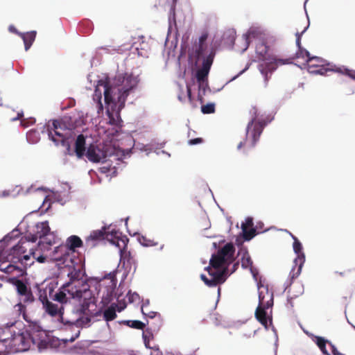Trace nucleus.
<instances>
[{
  "instance_id": "nucleus-1",
  "label": "nucleus",
  "mask_w": 355,
  "mask_h": 355,
  "mask_svg": "<svg viewBox=\"0 0 355 355\" xmlns=\"http://www.w3.org/2000/svg\"><path fill=\"white\" fill-rule=\"evenodd\" d=\"M17 322L16 318L13 321L8 322L3 328H0V355L26 352L29 349L31 343L36 345L39 349L46 348V335L38 322H27L28 325L26 332L12 334L10 328L15 325Z\"/></svg>"
},
{
  "instance_id": "nucleus-2",
  "label": "nucleus",
  "mask_w": 355,
  "mask_h": 355,
  "mask_svg": "<svg viewBox=\"0 0 355 355\" xmlns=\"http://www.w3.org/2000/svg\"><path fill=\"white\" fill-rule=\"evenodd\" d=\"M234 245L232 243H227L218 250L216 254H212L209 261V266L205 268L211 278L208 279L204 274L200 275L201 279L207 286H216L225 281V275L227 268L234 261Z\"/></svg>"
},
{
  "instance_id": "nucleus-3",
  "label": "nucleus",
  "mask_w": 355,
  "mask_h": 355,
  "mask_svg": "<svg viewBox=\"0 0 355 355\" xmlns=\"http://www.w3.org/2000/svg\"><path fill=\"white\" fill-rule=\"evenodd\" d=\"M100 85L104 87V98L107 104H119V110H121L124 105L129 92L135 87L138 80L132 75L122 76L119 75L115 78L114 86H110L108 83L99 81Z\"/></svg>"
},
{
  "instance_id": "nucleus-4",
  "label": "nucleus",
  "mask_w": 355,
  "mask_h": 355,
  "mask_svg": "<svg viewBox=\"0 0 355 355\" xmlns=\"http://www.w3.org/2000/svg\"><path fill=\"white\" fill-rule=\"evenodd\" d=\"M71 118L64 116L61 120H53V127L48 128L49 138L56 145H62L65 148V153L73 155L71 144L73 140V130L76 125L70 123Z\"/></svg>"
},
{
  "instance_id": "nucleus-5",
  "label": "nucleus",
  "mask_w": 355,
  "mask_h": 355,
  "mask_svg": "<svg viewBox=\"0 0 355 355\" xmlns=\"http://www.w3.org/2000/svg\"><path fill=\"white\" fill-rule=\"evenodd\" d=\"M75 312L78 315L75 322L78 327H89L92 318L101 315V310L97 309L95 297L92 296L91 291H85L83 298Z\"/></svg>"
},
{
  "instance_id": "nucleus-6",
  "label": "nucleus",
  "mask_w": 355,
  "mask_h": 355,
  "mask_svg": "<svg viewBox=\"0 0 355 355\" xmlns=\"http://www.w3.org/2000/svg\"><path fill=\"white\" fill-rule=\"evenodd\" d=\"M268 46L264 42H259L256 46V53L259 59L263 61L258 66L261 73L267 83L270 78L269 73L273 72L279 65L292 63V58L278 59L273 55H268Z\"/></svg>"
},
{
  "instance_id": "nucleus-7",
  "label": "nucleus",
  "mask_w": 355,
  "mask_h": 355,
  "mask_svg": "<svg viewBox=\"0 0 355 355\" xmlns=\"http://www.w3.org/2000/svg\"><path fill=\"white\" fill-rule=\"evenodd\" d=\"M257 111V108L255 107L251 109L252 119L247 125L245 138L244 141H241L238 144V149H241L243 147L251 149L254 147L256 143L259 139L264 128V123L257 120L259 116Z\"/></svg>"
},
{
  "instance_id": "nucleus-8",
  "label": "nucleus",
  "mask_w": 355,
  "mask_h": 355,
  "mask_svg": "<svg viewBox=\"0 0 355 355\" xmlns=\"http://www.w3.org/2000/svg\"><path fill=\"white\" fill-rule=\"evenodd\" d=\"M80 282H68L64 284L52 297V299L61 304H66L70 299L83 298L85 291H90L88 284H84L83 288H80Z\"/></svg>"
},
{
  "instance_id": "nucleus-9",
  "label": "nucleus",
  "mask_w": 355,
  "mask_h": 355,
  "mask_svg": "<svg viewBox=\"0 0 355 355\" xmlns=\"http://www.w3.org/2000/svg\"><path fill=\"white\" fill-rule=\"evenodd\" d=\"M28 242L22 237L21 240L14 245L8 255L9 261L15 264H21L24 268L33 264L31 255L26 254Z\"/></svg>"
},
{
  "instance_id": "nucleus-10",
  "label": "nucleus",
  "mask_w": 355,
  "mask_h": 355,
  "mask_svg": "<svg viewBox=\"0 0 355 355\" xmlns=\"http://www.w3.org/2000/svg\"><path fill=\"white\" fill-rule=\"evenodd\" d=\"M265 290H261L259 294V306L255 311V317L257 320L266 329L268 327V320L271 323L272 319L267 318L266 309L270 308L273 305V293L269 291L267 288Z\"/></svg>"
},
{
  "instance_id": "nucleus-11",
  "label": "nucleus",
  "mask_w": 355,
  "mask_h": 355,
  "mask_svg": "<svg viewBox=\"0 0 355 355\" xmlns=\"http://www.w3.org/2000/svg\"><path fill=\"white\" fill-rule=\"evenodd\" d=\"M291 236L294 239L293 250L297 254V257L294 259V266H293L289 275L291 280H293L297 278L301 273L302 266L305 261V256L304 254L302 252V243L293 234H291Z\"/></svg>"
},
{
  "instance_id": "nucleus-12",
  "label": "nucleus",
  "mask_w": 355,
  "mask_h": 355,
  "mask_svg": "<svg viewBox=\"0 0 355 355\" xmlns=\"http://www.w3.org/2000/svg\"><path fill=\"white\" fill-rule=\"evenodd\" d=\"M50 234L48 221L37 223L33 232H28L24 237L28 242L35 243L38 239H42Z\"/></svg>"
},
{
  "instance_id": "nucleus-13",
  "label": "nucleus",
  "mask_w": 355,
  "mask_h": 355,
  "mask_svg": "<svg viewBox=\"0 0 355 355\" xmlns=\"http://www.w3.org/2000/svg\"><path fill=\"white\" fill-rule=\"evenodd\" d=\"M20 302L14 306V311L16 312L17 318H19L20 315H22L23 318L26 322H31V319L26 313V306L24 304H31L35 301V297L33 295L31 289H29L26 294L22 295L19 297Z\"/></svg>"
},
{
  "instance_id": "nucleus-14",
  "label": "nucleus",
  "mask_w": 355,
  "mask_h": 355,
  "mask_svg": "<svg viewBox=\"0 0 355 355\" xmlns=\"http://www.w3.org/2000/svg\"><path fill=\"white\" fill-rule=\"evenodd\" d=\"M39 293V300L42 302L43 309L45 310L46 313L51 316H56L58 315H62L63 314L62 306L59 307L57 304L50 302L45 291L40 290Z\"/></svg>"
},
{
  "instance_id": "nucleus-15",
  "label": "nucleus",
  "mask_w": 355,
  "mask_h": 355,
  "mask_svg": "<svg viewBox=\"0 0 355 355\" xmlns=\"http://www.w3.org/2000/svg\"><path fill=\"white\" fill-rule=\"evenodd\" d=\"M215 53L211 51L203 60L201 68L198 69L196 73V78L199 83L205 82L208 76L212 65Z\"/></svg>"
},
{
  "instance_id": "nucleus-16",
  "label": "nucleus",
  "mask_w": 355,
  "mask_h": 355,
  "mask_svg": "<svg viewBox=\"0 0 355 355\" xmlns=\"http://www.w3.org/2000/svg\"><path fill=\"white\" fill-rule=\"evenodd\" d=\"M305 60L307 64V69L310 73L324 75L328 71L334 70L324 67V60L320 58L311 56Z\"/></svg>"
},
{
  "instance_id": "nucleus-17",
  "label": "nucleus",
  "mask_w": 355,
  "mask_h": 355,
  "mask_svg": "<svg viewBox=\"0 0 355 355\" xmlns=\"http://www.w3.org/2000/svg\"><path fill=\"white\" fill-rule=\"evenodd\" d=\"M313 341L324 355H331L330 354H332V355H343L332 343L322 337L315 336Z\"/></svg>"
},
{
  "instance_id": "nucleus-18",
  "label": "nucleus",
  "mask_w": 355,
  "mask_h": 355,
  "mask_svg": "<svg viewBox=\"0 0 355 355\" xmlns=\"http://www.w3.org/2000/svg\"><path fill=\"white\" fill-rule=\"evenodd\" d=\"M105 227L101 230H94L85 239V246L88 249H92L97 244L105 239Z\"/></svg>"
},
{
  "instance_id": "nucleus-19",
  "label": "nucleus",
  "mask_w": 355,
  "mask_h": 355,
  "mask_svg": "<svg viewBox=\"0 0 355 355\" xmlns=\"http://www.w3.org/2000/svg\"><path fill=\"white\" fill-rule=\"evenodd\" d=\"M86 157L90 162L98 163L104 161L106 155L98 146L90 145L86 152Z\"/></svg>"
},
{
  "instance_id": "nucleus-20",
  "label": "nucleus",
  "mask_w": 355,
  "mask_h": 355,
  "mask_svg": "<svg viewBox=\"0 0 355 355\" xmlns=\"http://www.w3.org/2000/svg\"><path fill=\"white\" fill-rule=\"evenodd\" d=\"M120 263L126 270L130 271L136 269V261L130 251L125 248L120 250Z\"/></svg>"
},
{
  "instance_id": "nucleus-21",
  "label": "nucleus",
  "mask_w": 355,
  "mask_h": 355,
  "mask_svg": "<svg viewBox=\"0 0 355 355\" xmlns=\"http://www.w3.org/2000/svg\"><path fill=\"white\" fill-rule=\"evenodd\" d=\"M114 286L110 282V285L102 288H101L98 294L102 293L101 302L104 306L109 304L114 297Z\"/></svg>"
},
{
  "instance_id": "nucleus-22",
  "label": "nucleus",
  "mask_w": 355,
  "mask_h": 355,
  "mask_svg": "<svg viewBox=\"0 0 355 355\" xmlns=\"http://www.w3.org/2000/svg\"><path fill=\"white\" fill-rule=\"evenodd\" d=\"M85 137L83 135H79L75 141V149L72 150L73 155L75 153L78 158L81 159L85 153Z\"/></svg>"
},
{
  "instance_id": "nucleus-23",
  "label": "nucleus",
  "mask_w": 355,
  "mask_h": 355,
  "mask_svg": "<svg viewBox=\"0 0 355 355\" xmlns=\"http://www.w3.org/2000/svg\"><path fill=\"white\" fill-rule=\"evenodd\" d=\"M36 31H32L24 33H19V36L21 37L24 43V48L26 51H28L33 43L34 42L36 37Z\"/></svg>"
},
{
  "instance_id": "nucleus-24",
  "label": "nucleus",
  "mask_w": 355,
  "mask_h": 355,
  "mask_svg": "<svg viewBox=\"0 0 355 355\" xmlns=\"http://www.w3.org/2000/svg\"><path fill=\"white\" fill-rule=\"evenodd\" d=\"M254 225L252 218H247L245 220V223L242 224V229L244 232V237L246 240H250L255 236L256 230L254 228H252L249 232H247V228L252 227Z\"/></svg>"
},
{
  "instance_id": "nucleus-25",
  "label": "nucleus",
  "mask_w": 355,
  "mask_h": 355,
  "mask_svg": "<svg viewBox=\"0 0 355 355\" xmlns=\"http://www.w3.org/2000/svg\"><path fill=\"white\" fill-rule=\"evenodd\" d=\"M305 31L304 30L301 33H296V44L298 47V51L296 53V58H309L311 57V55L308 51L303 49L301 46V37L303 33Z\"/></svg>"
},
{
  "instance_id": "nucleus-26",
  "label": "nucleus",
  "mask_w": 355,
  "mask_h": 355,
  "mask_svg": "<svg viewBox=\"0 0 355 355\" xmlns=\"http://www.w3.org/2000/svg\"><path fill=\"white\" fill-rule=\"evenodd\" d=\"M83 243L81 239L76 235L69 236L66 241L67 248L72 252H74L76 248L81 247Z\"/></svg>"
},
{
  "instance_id": "nucleus-27",
  "label": "nucleus",
  "mask_w": 355,
  "mask_h": 355,
  "mask_svg": "<svg viewBox=\"0 0 355 355\" xmlns=\"http://www.w3.org/2000/svg\"><path fill=\"white\" fill-rule=\"evenodd\" d=\"M116 304H112L110 307L106 309L103 312V318L107 322L112 321L116 318Z\"/></svg>"
},
{
  "instance_id": "nucleus-28",
  "label": "nucleus",
  "mask_w": 355,
  "mask_h": 355,
  "mask_svg": "<svg viewBox=\"0 0 355 355\" xmlns=\"http://www.w3.org/2000/svg\"><path fill=\"white\" fill-rule=\"evenodd\" d=\"M13 284L15 286L16 291L17 292V294L20 297L22 295L26 294V293L31 289L30 287H28L26 284H25L22 280L21 279H15L13 282Z\"/></svg>"
},
{
  "instance_id": "nucleus-29",
  "label": "nucleus",
  "mask_w": 355,
  "mask_h": 355,
  "mask_svg": "<svg viewBox=\"0 0 355 355\" xmlns=\"http://www.w3.org/2000/svg\"><path fill=\"white\" fill-rule=\"evenodd\" d=\"M207 38V35H202L199 39V46L196 51V55L197 58L199 60L201 57L205 55V51L207 49V46L205 44V42Z\"/></svg>"
},
{
  "instance_id": "nucleus-30",
  "label": "nucleus",
  "mask_w": 355,
  "mask_h": 355,
  "mask_svg": "<svg viewBox=\"0 0 355 355\" xmlns=\"http://www.w3.org/2000/svg\"><path fill=\"white\" fill-rule=\"evenodd\" d=\"M138 240L142 245L146 247L155 246L158 244L154 239L148 238L146 236L144 235L139 236Z\"/></svg>"
},
{
  "instance_id": "nucleus-31",
  "label": "nucleus",
  "mask_w": 355,
  "mask_h": 355,
  "mask_svg": "<svg viewBox=\"0 0 355 355\" xmlns=\"http://www.w3.org/2000/svg\"><path fill=\"white\" fill-rule=\"evenodd\" d=\"M121 323L126 324L127 326L137 329H144L146 327L145 323L139 321V320H125Z\"/></svg>"
},
{
  "instance_id": "nucleus-32",
  "label": "nucleus",
  "mask_w": 355,
  "mask_h": 355,
  "mask_svg": "<svg viewBox=\"0 0 355 355\" xmlns=\"http://www.w3.org/2000/svg\"><path fill=\"white\" fill-rule=\"evenodd\" d=\"M80 275V271L79 270L74 269L73 271H71L69 274L70 276V282H80L81 284H80V288H83L84 284H87V283H85L83 280H80L79 277Z\"/></svg>"
},
{
  "instance_id": "nucleus-33",
  "label": "nucleus",
  "mask_w": 355,
  "mask_h": 355,
  "mask_svg": "<svg viewBox=\"0 0 355 355\" xmlns=\"http://www.w3.org/2000/svg\"><path fill=\"white\" fill-rule=\"evenodd\" d=\"M18 268V266H15V263L11 262L7 266H5L4 263L0 264V270L8 274L12 272L14 270Z\"/></svg>"
},
{
  "instance_id": "nucleus-34",
  "label": "nucleus",
  "mask_w": 355,
  "mask_h": 355,
  "mask_svg": "<svg viewBox=\"0 0 355 355\" xmlns=\"http://www.w3.org/2000/svg\"><path fill=\"white\" fill-rule=\"evenodd\" d=\"M241 266L243 268H252V261L248 252H245L243 254V255L241 258Z\"/></svg>"
},
{
  "instance_id": "nucleus-35",
  "label": "nucleus",
  "mask_w": 355,
  "mask_h": 355,
  "mask_svg": "<svg viewBox=\"0 0 355 355\" xmlns=\"http://www.w3.org/2000/svg\"><path fill=\"white\" fill-rule=\"evenodd\" d=\"M146 309H147V307H144V306H143L141 308L142 313L144 315H146L147 317H148L150 319L155 318L159 322L161 321V315L159 313H158L157 312H155V311H148L146 310Z\"/></svg>"
},
{
  "instance_id": "nucleus-36",
  "label": "nucleus",
  "mask_w": 355,
  "mask_h": 355,
  "mask_svg": "<svg viewBox=\"0 0 355 355\" xmlns=\"http://www.w3.org/2000/svg\"><path fill=\"white\" fill-rule=\"evenodd\" d=\"M29 255H31L33 263L37 260L39 263H44L46 257L44 255H37V250L30 248Z\"/></svg>"
},
{
  "instance_id": "nucleus-37",
  "label": "nucleus",
  "mask_w": 355,
  "mask_h": 355,
  "mask_svg": "<svg viewBox=\"0 0 355 355\" xmlns=\"http://www.w3.org/2000/svg\"><path fill=\"white\" fill-rule=\"evenodd\" d=\"M147 333H148L147 331L146 332L143 333V338H144L146 347L153 349L154 352L157 353L156 355H158L159 353H162L161 352H159V349L158 347L150 345V340H149L148 336H147Z\"/></svg>"
},
{
  "instance_id": "nucleus-38",
  "label": "nucleus",
  "mask_w": 355,
  "mask_h": 355,
  "mask_svg": "<svg viewBox=\"0 0 355 355\" xmlns=\"http://www.w3.org/2000/svg\"><path fill=\"white\" fill-rule=\"evenodd\" d=\"M334 71L345 74L350 77L352 79L355 80V71L347 69L346 68H336Z\"/></svg>"
},
{
  "instance_id": "nucleus-39",
  "label": "nucleus",
  "mask_w": 355,
  "mask_h": 355,
  "mask_svg": "<svg viewBox=\"0 0 355 355\" xmlns=\"http://www.w3.org/2000/svg\"><path fill=\"white\" fill-rule=\"evenodd\" d=\"M201 111L203 114H212L215 112V105L214 103H207L202 105Z\"/></svg>"
},
{
  "instance_id": "nucleus-40",
  "label": "nucleus",
  "mask_w": 355,
  "mask_h": 355,
  "mask_svg": "<svg viewBox=\"0 0 355 355\" xmlns=\"http://www.w3.org/2000/svg\"><path fill=\"white\" fill-rule=\"evenodd\" d=\"M107 114H108V116H109V119H110V123L112 124V125H119L120 122H121V119H120V116H119V113L117 112L116 114V118L114 116L113 114L112 113H110L109 110H107Z\"/></svg>"
},
{
  "instance_id": "nucleus-41",
  "label": "nucleus",
  "mask_w": 355,
  "mask_h": 355,
  "mask_svg": "<svg viewBox=\"0 0 355 355\" xmlns=\"http://www.w3.org/2000/svg\"><path fill=\"white\" fill-rule=\"evenodd\" d=\"M255 34H256V33H255L254 31H249L247 34L243 35V37H244V40H245V43H246V46H245V49H246L248 47V46H249V44H250L249 38H250V37H254Z\"/></svg>"
},
{
  "instance_id": "nucleus-42",
  "label": "nucleus",
  "mask_w": 355,
  "mask_h": 355,
  "mask_svg": "<svg viewBox=\"0 0 355 355\" xmlns=\"http://www.w3.org/2000/svg\"><path fill=\"white\" fill-rule=\"evenodd\" d=\"M98 88H96L95 89V96H97V98H98V110L102 111L103 109V104H102L101 101V92H99V94H98Z\"/></svg>"
},
{
  "instance_id": "nucleus-43",
  "label": "nucleus",
  "mask_w": 355,
  "mask_h": 355,
  "mask_svg": "<svg viewBox=\"0 0 355 355\" xmlns=\"http://www.w3.org/2000/svg\"><path fill=\"white\" fill-rule=\"evenodd\" d=\"M202 141H203V140L202 138H196V139H190L188 141V143L189 145H196V144H200Z\"/></svg>"
},
{
  "instance_id": "nucleus-44",
  "label": "nucleus",
  "mask_w": 355,
  "mask_h": 355,
  "mask_svg": "<svg viewBox=\"0 0 355 355\" xmlns=\"http://www.w3.org/2000/svg\"><path fill=\"white\" fill-rule=\"evenodd\" d=\"M9 31H10V32H12V33H15V34L18 35H19V33H20V32H19V31L16 29V28H15V26H10L9 27Z\"/></svg>"
},
{
  "instance_id": "nucleus-45",
  "label": "nucleus",
  "mask_w": 355,
  "mask_h": 355,
  "mask_svg": "<svg viewBox=\"0 0 355 355\" xmlns=\"http://www.w3.org/2000/svg\"><path fill=\"white\" fill-rule=\"evenodd\" d=\"M187 92L189 101H191V89L189 86H187Z\"/></svg>"
},
{
  "instance_id": "nucleus-46",
  "label": "nucleus",
  "mask_w": 355,
  "mask_h": 355,
  "mask_svg": "<svg viewBox=\"0 0 355 355\" xmlns=\"http://www.w3.org/2000/svg\"><path fill=\"white\" fill-rule=\"evenodd\" d=\"M238 266H239V263H236L234 264L232 272H234L237 269Z\"/></svg>"
},
{
  "instance_id": "nucleus-47",
  "label": "nucleus",
  "mask_w": 355,
  "mask_h": 355,
  "mask_svg": "<svg viewBox=\"0 0 355 355\" xmlns=\"http://www.w3.org/2000/svg\"><path fill=\"white\" fill-rule=\"evenodd\" d=\"M32 134H33L32 132H29V134H28V138H30V137H31V135Z\"/></svg>"
}]
</instances>
